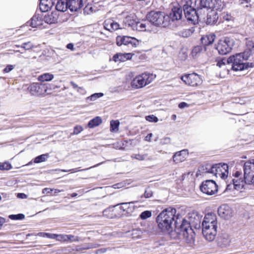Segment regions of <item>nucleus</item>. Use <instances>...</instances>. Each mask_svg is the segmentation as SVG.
<instances>
[{
    "instance_id": "25",
    "label": "nucleus",
    "mask_w": 254,
    "mask_h": 254,
    "mask_svg": "<svg viewBox=\"0 0 254 254\" xmlns=\"http://www.w3.org/2000/svg\"><path fill=\"white\" fill-rule=\"evenodd\" d=\"M58 19V15L57 12H52L51 13H48L44 16V20L45 22L49 24L55 23L57 22Z\"/></svg>"
},
{
    "instance_id": "28",
    "label": "nucleus",
    "mask_w": 254,
    "mask_h": 254,
    "mask_svg": "<svg viewBox=\"0 0 254 254\" xmlns=\"http://www.w3.org/2000/svg\"><path fill=\"white\" fill-rule=\"evenodd\" d=\"M42 17L35 15L31 18L30 21L28 23H29L30 26L35 28L42 24Z\"/></svg>"
},
{
    "instance_id": "18",
    "label": "nucleus",
    "mask_w": 254,
    "mask_h": 254,
    "mask_svg": "<svg viewBox=\"0 0 254 254\" xmlns=\"http://www.w3.org/2000/svg\"><path fill=\"white\" fill-rule=\"evenodd\" d=\"M188 155L187 150H182L176 152L173 156V162L175 164H178L184 161Z\"/></svg>"
},
{
    "instance_id": "63",
    "label": "nucleus",
    "mask_w": 254,
    "mask_h": 254,
    "mask_svg": "<svg viewBox=\"0 0 254 254\" xmlns=\"http://www.w3.org/2000/svg\"><path fill=\"white\" fill-rule=\"evenodd\" d=\"M56 236L57 234L47 233L46 237L52 239H56Z\"/></svg>"
},
{
    "instance_id": "22",
    "label": "nucleus",
    "mask_w": 254,
    "mask_h": 254,
    "mask_svg": "<svg viewBox=\"0 0 254 254\" xmlns=\"http://www.w3.org/2000/svg\"><path fill=\"white\" fill-rule=\"evenodd\" d=\"M119 24L112 19H108L105 21L104 26L107 30L111 31L119 29Z\"/></svg>"
},
{
    "instance_id": "11",
    "label": "nucleus",
    "mask_w": 254,
    "mask_h": 254,
    "mask_svg": "<svg viewBox=\"0 0 254 254\" xmlns=\"http://www.w3.org/2000/svg\"><path fill=\"white\" fill-rule=\"evenodd\" d=\"M181 79L186 84L191 86H197L202 83L201 76L195 73L182 76Z\"/></svg>"
},
{
    "instance_id": "30",
    "label": "nucleus",
    "mask_w": 254,
    "mask_h": 254,
    "mask_svg": "<svg viewBox=\"0 0 254 254\" xmlns=\"http://www.w3.org/2000/svg\"><path fill=\"white\" fill-rule=\"evenodd\" d=\"M132 159H136L138 161L151 160V158L148 156L147 154H132L131 156Z\"/></svg>"
},
{
    "instance_id": "42",
    "label": "nucleus",
    "mask_w": 254,
    "mask_h": 254,
    "mask_svg": "<svg viewBox=\"0 0 254 254\" xmlns=\"http://www.w3.org/2000/svg\"><path fill=\"white\" fill-rule=\"evenodd\" d=\"M247 50L244 52H250L252 54V51L254 49V43L251 40H249L246 42Z\"/></svg>"
},
{
    "instance_id": "55",
    "label": "nucleus",
    "mask_w": 254,
    "mask_h": 254,
    "mask_svg": "<svg viewBox=\"0 0 254 254\" xmlns=\"http://www.w3.org/2000/svg\"><path fill=\"white\" fill-rule=\"evenodd\" d=\"M226 64H228V59H223L218 61L217 65L221 67L223 65H225Z\"/></svg>"
},
{
    "instance_id": "10",
    "label": "nucleus",
    "mask_w": 254,
    "mask_h": 254,
    "mask_svg": "<svg viewBox=\"0 0 254 254\" xmlns=\"http://www.w3.org/2000/svg\"><path fill=\"white\" fill-rule=\"evenodd\" d=\"M244 172L246 184L254 185V162H246L244 164Z\"/></svg>"
},
{
    "instance_id": "54",
    "label": "nucleus",
    "mask_w": 254,
    "mask_h": 254,
    "mask_svg": "<svg viewBox=\"0 0 254 254\" xmlns=\"http://www.w3.org/2000/svg\"><path fill=\"white\" fill-rule=\"evenodd\" d=\"M171 143V139L169 137H166L160 140V144L161 145L169 144Z\"/></svg>"
},
{
    "instance_id": "32",
    "label": "nucleus",
    "mask_w": 254,
    "mask_h": 254,
    "mask_svg": "<svg viewBox=\"0 0 254 254\" xmlns=\"http://www.w3.org/2000/svg\"><path fill=\"white\" fill-rule=\"evenodd\" d=\"M101 123H102L101 118L99 117H96L89 122V123L88 124V126L90 128H93L95 127L98 126Z\"/></svg>"
},
{
    "instance_id": "48",
    "label": "nucleus",
    "mask_w": 254,
    "mask_h": 254,
    "mask_svg": "<svg viewBox=\"0 0 254 254\" xmlns=\"http://www.w3.org/2000/svg\"><path fill=\"white\" fill-rule=\"evenodd\" d=\"M12 168L11 164L7 162L0 164V170H9Z\"/></svg>"
},
{
    "instance_id": "62",
    "label": "nucleus",
    "mask_w": 254,
    "mask_h": 254,
    "mask_svg": "<svg viewBox=\"0 0 254 254\" xmlns=\"http://www.w3.org/2000/svg\"><path fill=\"white\" fill-rule=\"evenodd\" d=\"M179 107L181 109H183L186 107H188L189 106V104L186 102H181L179 104Z\"/></svg>"
},
{
    "instance_id": "26",
    "label": "nucleus",
    "mask_w": 254,
    "mask_h": 254,
    "mask_svg": "<svg viewBox=\"0 0 254 254\" xmlns=\"http://www.w3.org/2000/svg\"><path fill=\"white\" fill-rule=\"evenodd\" d=\"M215 38V35L214 34H210L203 36L201 38V41L204 46H208L213 43Z\"/></svg>"
},
{
    "instance_id": "51",
    "label": "nucleus",
    "mask_w": 254,
    "mask_h": 254,
    "mask_svg": "<svg viewBox=\"0 0 254 254\" xmlns=\"http://www.w3.org/2000/svg\"><path fill=\"white\" fill-rule=\"evenodd\" d=\"M67 242H78L79 241V238L78 236H75L72 235H67Z\"/></svg>"
},
{
    "instance_id": "13",
    "label": "nucleus",
    "mask_w": 254,
    "mask_h": 254,
    "mask_svg": "<svg viewBox=\"0 0 254 254\" xmlns=\"http://www.w3.org/2000/svg\"><path fill=\"white\" fill-rule=\"evenodd\" d=\"M200 4L203 7L215 10L216 11L221 10L224 6V2L221 0H200Z\"/></svg>"
},
{
    "instance_id": "44",
    "label": "nucleus",
    "mask_w": 254,
    "mask_h": 254,
    "mask_svg": "<svg viewBox=\"0 0 254 254\" xmlns=\"http://www.w3.org/2000/svg\"><path fill=\"white\" fill-rule=\"evenodd\" d=\"M34 45L31 42H28L23 43L21 45V48L25 49V50H29L33 48Z\"/></svg>"
},
{
    "instance_id": "59",
    "label": "nucleus",
    "mask_w": 254,
    "mask_h": 254,
    "mask_svg": "<svg viewBox=\"0 0 254 254\" xmlns=\"http://www.w3.org/2000/svg\"><path fill=\"white\" fill-rule=\"evenodd\" d=\"M14 68V66L12 65H7L6 67L4 69L3 71L7 73L11 71Z\"/></svg>"
},
{
    "instance_id": "2",
    "label": "nucleus",
    "mask_w": 254,
    "mask_h": 254,
    "mask_svg": "<svg viewBox=\"0 0 254 254\" xmlns=\"http://www.w3.org/2000/svg\"><path fill=\"white\" fill-rule=\"evenodd\" d=\"M181 235L183 236L184 241L190 246L194 244L195 233L190 227V224L184 219H182V221L180 225L177 220L175 222L174 230L171 232V237L173 239H177Z\"/></svg>"
},
{
    "instance_id": "64",
    "label": "nucleus",
    "mask_w": 254,
    "mask_h": 254,
    "mask_svg": "<svg viewBox=\"0 0 254 254\" xmlns=\"http://www.w3.org/2000/svg\"><path fill=\"white\" fill-rule=\"evenodd\" d=\"M153 136V134L152 133H149L145 138V140L148 142H151V137Z\"/></svg>"
},
{
    "instance_id": "47",
    "label": "nucleus",
    "mask_w": 254,
    "mask_h": 254,
    "mask_svg": "<svg viewBox=\"0 0 254 254\" xmlns=\"http://www.w3.org/2000/svg\"><path fill=\"white\" fill-rule=\"evenodd\" d=\"M151 212L150 211L146 210L142 212L140 215V218L141 219H146L151 216Z\"/></svg>"
},
{
    "instance_id": "36",
    "label": "nucleus",
    "mask_w": 254,
    "mask_h": 254,
    "mask_svg": "<svg viewBox=\"0 0 254 254\" xmlns=\"http://www.w3.org/2000/svg\"><path fill=\"white\" fill-rule=\"evenodd\" d=\"M120 122L118 120H112L110 122V131L111 132H117L119 129Z\"/></svg>"
},
{
    "instance_id": "57",
    "label": "nucleus",
    "mask_w": 254,
    "mask_h": 254,
    "mask_svg": "<svg viewBox=\"0 0 254 254\" xmlns=\"http://www.w3.org/2000/svg\"><path fill=\"white\" fill-rule=\"evenodd\" d=\"M82 130L83 128L81 126H76L74 128L73 134H77L79 133Z\"/></svg>"
},
{
    "instance_id": "1",
    "label": "nucleus",
    "mask_w": 254,
    "mask_h": 254,
    "mask_svg": "<svg viewBox=\"0 0 254 254\" xmlns=\"http://www.w3.org/2000/svg\"><path fill=\"white\" fill-rule=\"evenodd\" d=\"M176 210L172 207L167 208L163 210L157 217L156 222L158 223V227L163 231H167L170 233L172 230V224L174 221L177 220L180 225L182 219L176 216ZM175 226V223H174Z\"/></svg>"
},
{
    "instance_id": "7",
    "label": "nucleus",
    "mask_w": 254,
    "mask_h": 254,
    "mask_svg": "<svg viewBox=\"0 0 254 254\" xmlns=\"http://www.w3.org/2000/svg\"><path fill=\"white\" fill-rule=\"evenodd\" d=\"M192 0H182L181 5L183 7L185 17L188 20L193 24L198 22V16L195 9L191 5Z\"/></svg>"
},
{
    "instance_id": "39",
    "label": "nucleus",
    "mask_w": 254,
    "mask_h": 254,
    "mask_svg": "<svg viewBox=\"0 0 254 254\" xmlns=\"http://www.w3.org/2000/svg\"><path fill=\"white\" fill-rule=\"evenodd\" d=\"M202 50L203 48L201 46H198L194 47L191 51L192 56L193 58L197 57L199 55V54L201 53Z\"/></svg>"
},
{
    "instance_id": "14",
    "label": "nucleus",
    "mask_w": 254,
    "mask_h": 254,
    "mask_svg": "<svg viewBox=\"0 0 254 254\" xmlns=\"http://www.w3.org/2000/svg\"><path fill=\"white\" fill-rule=\"evenodd\" d=\"M28 90L32 95H45V88L43 83H33L29 86Z\"/></svg>"
},
{
    "instance_id": "29",
    "label": "nucleus",
    "mask_w": 254,
    "mask_h": 254,
    "mask_svg": "<svg viewBox=\"0 0 254 254\" xmlns=\"http://www.w3.org/2000/svg\"><path fill=\"white\" fill-rule=\"evenodd\" d=\"M232 181L234 188L236 190H240L243 188L244 186V184L246 183L244 177V178L233 179Z\"/></svg>"
},
{
    "instance_id": "60",
    "label": "nucleus",
    "mask_w": 254,
    "mask_h": 254,
    "mask_svg": "<svg viewBox=\"0 0 254 254\" xmlns=\"http://www.w3.org/2000/svg\"><path fill=\"white\" fill-rule=\"evenodd\" d=\"M54 190V189L45 188L42 190L43 194H48L52 192Z\"/></svg>"
},
{
    "instance_id": "53",
    "label": "nucleus",
    "mask_w": 254,
    "mask_h": 254,
    "mask_svg": "<svg viewBox=\"0 0 254 254\" xmlns=\"http://www.w3.org/2000/svg\"><path fill=\"white\" fill-rule=\"evenodd\" d=\"M99 246H100V245H99V244L91 243V244H88L86 246H85V247H83L81 249L82 250H88V249H90L96 248L99 247Z\"/></svg>"
},
{
    "instance_id": "31",
    "label": "nucleus",
    "mask_w": 254,
    "mask_h": 254,
    "mask_svg": "<svg viewBox=\"0 0 254 254\" xmlns=\"http://www.w3.org/2000/svg\"><path fill=\"white\" fill-rule=\"evenodd\" d=\"M54 77V76L53 74L50 73H45L39 75L38 77V80L42 83L45 81H51Z\"/></svg>"
},
{
    "instance_id": "23",
    "label": "nucleus",
    "mask_w": 254,
    "mask_h": 254,
    "mask_svg": "<svg viewBox=\"0 0 254 254\" xmlns=\"http://www.w3.org/2000/svg\"><path fill=\"white\" fill-rule=\"evenodd\" d=\"M231 241L227 234H223L218 239V244L222 248H225L230 245Z\"/></svg>"
},
{
    "instance_id": "3",
    "label": "nucleus",
    "mask_w": 254,
    "mask_h": 254,
    "mask_svg": "<svg viewBox=\"0 0 254 254\" xmlns=\"http://www.w3.org/2000/svg\"><path fill=\"white\" fill-rule=\"evenodd\" d=\"M218 222L216 214L208 213L205 215L202 222V232L206 240L213 241L217 234Z\"/></svg>"
},
{
    "instance_id": "37",
    "label": "nucleus",
    "mask_w": 254,
    "mask_h": 254,
    "mask_svg": "<svg viewBox=\"0 0 254 254\" xmlns=\"http://www.w3.org/2000/svg\"><path fill=\"white\" fill-rule=\"evenodd\" d=\"M44 85L45 88V95L51 94L52 91L53 90L57 88V86H55L53 84L44 83Z\"/></svg>"
},
{
    "instance_id": "33",
    "label": "nucleus",
    "mask_w": 254,
    "mask_h": 254,
    "mask_svg": "<svg viewBox=\"0 0 254 254\" xmlns=\"http://www.w3.org/2000/svg\"><path fill=\"white\" fill-rule=\"evenodd\" d=\"M193 31L194 30L192 29H184L180 31L178 34L180 36L187 38L191 36Z\"/></svg>"
},
{
    "instance_id": "50",
    "label": "nucleus",
    "mask_w": 254,
    "mask_h": 254,
    "mask_svg": "<svg viewBox=\"0 0 254 254\" xmlns=\"http://www.w3.org/2000/svg\"><path fill=\"white\" fill-rule=\"evenodd\" d=\"M103 214L104 216L109 218H113L114 217L111 208L104 210L103 212Z\"/></svg>"
},
{
    "instance_id": "5",
    "label": "nucleus",
    "mask_w": 254,
    "mask_h": 254,
    "mask_svg": "<svg viewBox=\"0 0 254 254\" xmlns=\"http://www.w3.org/2000/svg\"><path fill=\"white\" fill-rule=\"evenodd\" d=\"M148 20L157 26L167 27L170 24L169 17L163 12L151 11L147 15Z\"/></svg>"
},
{
    "instance_id": "43",
    "label": "nucleus",
    "mask_w": 254,
    "mask_h": 254,
    "mask_svg": "<svg viewBox=\"0 0 254 254\" xmlns=\"http://www.w3.org/2000/svg\"><path fill=\"white\" fill-rule=\"evenodd\" d=\"M142 233L139 229H134L132 231L131 236L133 239H138L140 237Z\"/></svg>"
},
{
    "instance_id": "16",
    "label": "nucleus",
    "mask_w": 254,
    "mask_h": 254,
    "mask_svg": "<svg viewBox=\"0 0 254 254\" xmlns=\"http://www.w3.org/2000/svg\"><path fill=\"white\" fill-rule=\"evenodd\" d=\"M116 43L119 46L123 45H131L132 46L136 47L138 45V41L137 39L128 36H118L116 39Z\"/></svg>"
},
{
    "instance_id": "35",
    "label": "nucleus",
    "mask_w": 254,
    "mask_h": 254,
    "mask_svg": "<svg viewBox=\"0 0 254 254\" xmlns=\"http://www.w3.org/2000/svg\"><path fill=\"white\" fill-rule=\"evenodd\" d=\"M123 22L126 27H130L132 30L133 26H134V25H135L136 23L130 16L126 17L124 20Z\"/></svg>"
},
{
    "instance_id": "21",
    "label": "nucleus",
    "mask_w": 254,
    "mask_h": 254,
    "mask_svg": "<svg viewBox=\"0 0 254 254\" xmlns=\"http://www.w3.org/2000/svg\"><path fill=\"white\" fill-rule=\"evenodd\" d=\"M132 55L130 53H118L113 57V60L115 62H124L132 58Z\"/></svg>"
},
{
    "instance_id": "40",
    "label": "nucleus",
    "mask_w": 254,
    "mask_h": 254,
    "mask_svg": "<svg viewBox=\"0 0 254 254\" xmlns=\"http://www.w3.org/2000/svg\"><path fill=\"white\" fill-rule=\"evenodd\" d=\"M222 16L223 19V22H226L228 23H231L233 21V16L227 13H223Z\"/></svg>"
},
{
    "instance_id": "19",
    "label": "nucleus",
    "mask_w": 254,
    "mask_h": 254,
    "mask_svg": "<svg viewBox=\"0 0 254 254\" xmlns=\"http://www.w3.org/2000/svg\"><path fill=\"white\" fill-rule=\"evenodd\" d=\"M182 16V9L179 7H174L172 9V11L168 15L170 22L171 21L178 20L180 19Z\"/></svg>"
},
{
    "instance_id": "41",
    "label": "nucleus",
    "mask_w": 254,
    "mask_h": 254,
    "mask_svg": "<svg viewBox=\"0 0 254 254\" xmlns=\"http://www.w3.org/2000/svg\"><path fill=\"white\" fill-rule=\"evenodd\" d=\"M101 164V163H99V164H97L96 165L93 166V167H90L89 168L85 169H82V170H79V168H77L72 169H70V170L62 169V170H61V171L63 172H70L71 173H73L77 172H79V171H85V170H87L90 169H91L92 168L98 166Z\"/></svg>"
},
{
    "instance_id": "12",
    "label": "nucleus",
    "mask_w": 254,
    "mask_h": 254,
    "mask_svg": "<svg viewBox=\"0 0 254 254\" xmlns=\"http://www.w3.org/2000/svg\"><path fill=\"white\" fill-rule=\"evenodd\" d=\"M201 191L207 195H213L218 190L217 186L215 181L209 180L204 181L200 186Z\"/></svg>"
},
{
    "instance_id": "52",
    "label": "nucleus",
    "mask_w": 254,
    "mask_h": 254,
    "mask_svg": "<svg viewBox=\"0 0 254 254\" xmlns=\"http://www.w3.org/2000/svg\"><path fill=\"white\" fill-rule=\"evenodd\" d=\"M145 118L147 121H149L150 122L156 123L158 121V118L156 116H155L153 115L147 116Z\"/></svg>"
},
{
    "instance_id": "38",
    "label": "nucleus",
    "mask_w": 254,
    "mask_h": 254,
    "mask_svg": "<svg viewBox=\"0 0 254 254\" xmlns=\"http://www.w3.org/2000/svg\"><path fill=\"white\" fill-rule=\"evenodd\" d=\"M48 157V154H42L35 158L34 162L35 163H39L41 162H43L47 160Z\"/></svg>"
},
{
    "instance_id": "4",
    "label": "nucleus",
    "mask_w": 254,
    "mask_h": 254,
    "mask_svg": "<svg viewBox=\"0 0 254 254\" xmlns=\"http://www.w3.org/2000/svg\"><path fill=\"white\" fill-rule=\"evenodd\" d=\"M250 56V52H244L230 56L228 59V64H232V68L235 71L247 69L249 67V63H245L244 61L247 60Z\"/></svg>"
},
{
    "instance_id": "17",
    "label": "nucleus",
    "mask_w": 254,
    "mask_h": 254,
    "mask_svg": "<svg viewBox=\"0 0 254 254\" xmlns=\"http://www.w3.org/2000/svg\"><path fill=\"white\" fill-rule=\"evenodd\" d=\"M133 201L129 202L122 203L120 208L123 211V215L129 216L131 215L134 209V206L133 205Z\"/></svg>"
},
{
    "instance_id": "46",
    "label": "nucleus",
    "mask_w": 254,
    "mask_h": 254,
    "mask_svg": "<svg viewBox=\"0 0 254 254\" xmlns=\"http://www.w3.org/2000/svg\"><path fill=\"white\" fill-rule=\"evenodd\" d=\"M103 96V94L102 93H94L91 95L90 96H89L87 98V100H90V101H95L97 99Z\"/></svg>"
},
{
    "instance_id": "58",
    "label": "nucleus",
    "mask_w": 254,
    "mask_h": 254,
    "mask_svg": "<svg viewBox=\"0 0 254 254\" xmlns=\"http://www.w3.org/2000/svg\"><path fill=\"white\" fill-rule=\"evenodd\" d=\"M152 195V192L149 189H147L145 191L144 196L145 198H149Z\"/></svg>"
},
{
    "instance_id": "24",
    "label": "nucleus",
    "mask_w": 254,
    "mask_h": 254,
    "mask_svg": "<svg viewBox=\"0 0 254 254\" xmlns=\"http://www.w3.org/2000/svg\"><path fill=\"white\" fill-rule=\"evenodd\" d=\"M53 5L52 0H40V9L43 12L48 11Z\"/></svg>"
},
{
    "instance_id": "15",
    "label": "nucleus",
    "mask_w": 254,
    "mask_h": 254,
    "mask_svg": "<svg viewBox=\"0 0 254 254\" xmlns=\"http://www.w3.org/2000/svg\"><path fill=\"white\" fill-rule=\"evenodd\" d=\"M233 209L228 205L224 204L221 205L218 208V214L219 216L226 220L231 218L233 215Z\"/></svg>"
},
{
    "instance_id": "49",
    "label": "nucleus",
    "mask_w": 254,
    "mask_h": 254,
    "mask_svg": "<svg viewBox=\"0 0 254 254\" xmlns=\"http://www.w3.org/2000/svg\"><path fill=\"white\" fill-rule=\"evenodd\" d=\"M67 235L65 234H57L56 240L61 242H67Z\"/></svg>"
},
{
    "instance_id": "9",
    "label": "nucleus",
    "mask_w": 254,
    "mask_h": 254,
    "mask_svg": "<svg viewBox=\"0 0 254 254\" xmlns=\"http://www.w3.org/2000/svg\"><path fill=\"white\" fill-rule=\"evenodd\" d=\"M233 46V40L228 37H224L219 41L216 49L220 54L226 55L231 51Z\"/></svg>"
},
{
    "instance_id": "20",
    "label": "nucleus",
    "mask_w": 254,
    "mask_h": 254,
    "mask_svg": "<svg viewBox=\"0 0 254 254\" xmlns=\"http://www.w3.org/2000/svg\"><path fill=\"white\" fill-rule=\"evenodd\" d=\"M218 19V14L215 10H211L207 13L206 23L207 24L213 25L215 24Z\"/></svg>"
},
{
    "instance_id": "8",
    "label": "nucleus",
    "mask_w": 254,
    "mask_h": 254,
    "mask_svg": "<svg viewBox=\"0 0 254 254\" xmlns=\"http://www.w3.org/2000/svg\"><path fill=\"white\" fill-rule=\"evenodd\" d=\"M216 177L225 179L228 177V166L225 163H219L213 165L208 171Z\"/></svg>"
},
{
    "instance_id": "6",
    "label": "nucleus",
    "mask_w": 254,
    "mask_h": 254,
    "mask_svg": "<svg viewBox=\"0 0 254 254\" xmlns=\"http://www.w3.org/2000/svg\"><path fill=\"white\" fill-rule=\"evenodd\" d=\"M156 77V75L145 72L136 76L131 82V86L133 88L139 89L150 84Z\"/></svg>"
},
{
    "instance_id": "45",
    "label": "nucleus",
    "mask_w": 254,
    "mask_h": 254,
    "mask_svg": "<svg viewBox=\"0 0 254 254\" xmlns=\"http://www.w3.org/2000/svg\"><path fill=\"white\" fill-rule=\"evenodd\" d=\"M24 215L23 214H18L16 215H9L8 217L11 220H22L24 218Z\"/></svg>"
},
{
    "instance_id": "27",
    "label": "nucleus",
    "mask_w": 254,
    "mask_h": 254,
    "mask_svg": "<svg viewBox=\"0 0 254 254\" xmlns=\"http://www.w3.org/2000/svg\"><path fill=\"white\" fill-rule=\"evenodd\" d=\"M56 8L59 11H65L68 8V0H59L56 4Z\"/></svg>"
},
{
    "instance_id": "56",
    "label": "nucleus",
    "mask_w": 254,
    "mask_h": 254,
    "mask_svg": "<svg viewBox=\"0 0 254 254\" xmlns=\"http://www.w3.org/2000/svg\"><path fill=\"white\" fill-rule=\"evenodd\" d=\"M108 250H110V248H101L98 250H97L95 252V254H101L106 253Z\"/></svg>"
},
{
    "instance_id": "34",
    "label": "nucleus",
    "mask_w": 254,
    "mask_h": 254,
    "mask_svg": "<svg viewBox=\"0 0 254 254\" xmlns=\"http://www.w3.org/2000/svg\"><path fill=\"white\" fill-rule=\"evenodd\" d=\"M133 30L139 31H144L146 30V25L144 22H136L134 25Z\"/></svg>"
},
{
    "instance_id": "61",
    "label": "nucleus",
    "mask_w": 254,
    "mask_h": 254,
    "mask_svg": "<svg viewBox=\"0 0 254 254\" xmlns=\"http://www.w3.org/2000/svg\"><path fill=\"white\" fill-rule=\"evenodd\" d=\"M17 197L21 199H26L27 198V195L23 193H18L17 194Z\"/></svg>"
}]
</instances>
